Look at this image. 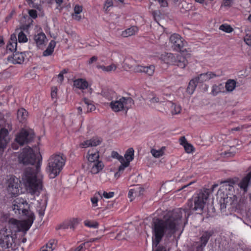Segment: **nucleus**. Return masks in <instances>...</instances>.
Segmentation results:
<instances>
[{"instance_id":"1","label":"nucleus","mask_w":251,"mask_h":251,"mask_svg":"<svg viewBox=\"0 0 251 251\" xmlns=\"http://www.w3.org/2000/svg\"><path fill=\"white\" fill-rule=\"evenodd\" d=\"M40 158L41 155L35 154L30 147L23 149L18 156L20 163L32 165V167L25 169L23 179L29 193L37 196L39 195L42 188V179L38 176L40 170Z\"/></svg>"},{"instance_id":"2","label":"nucleus","mask_w":251,"mask_h":251,"mask_svg":"<svg viewBox=\"0 0 251 251\" xmlns=\"http://www.w3.org/2000/svg\"><path fill=\"white\" fill-rule=\"evenodd\" d=\"M184 214L187 218L190 213L187 209L177 208L168 212L163 219H153L151 226L153 234V245L157 246L163 237H171L176 231V226L179 224Z\"/></svg>"},{"instance_id":"3","label":"nucleus","mask_w":251,"mask_h":251,"mask_svg":"<svg viewBox=\"0 0 251 251\" xmlns=\"http://www.w3.org/2000/svg\"><path fill=\"white\" fill-rule=\"evenodd\" d=\"M11 208L17 216L22 213L26 217V219L20 221L19 225L20 231L26 233L31 227L35 219L34 213L28 210L29 205L27 202L22 198H18L12 202Z\"/></svg>"},{"instance_id":"4","label":"nucleus","mask_w":251,"mask_h":251,"mask_svg":"<svg viewBox=\"0 0 251 251\" xmlns=\"http://www.w3.org/2000/svg\"><path fill=\"white\" fill-rule=\"evenodd\" d=\"M66 161V156L62 153L53 154L48 161L47 171L50 178H54L62 171Z\"/></svg>"},{"instance_id":"5","label":"nucleus","mask_w":251,"mask_h":251,"mask_svg":"<svg viewBox=\"0 0 251 251\" xmlns=\"http://www.w3.org/2000/svg\"><path fill=\"white\" fill-rule=\"evenodd\" d=\"M218 186V184H213L210 189L204 188L193 199H190L187 202V205L191 210L199 211L201 212L204 205L209 195Z\"/></svg>"},{"instance_id":"6","label":"nucleus","mask_w":251,"mask_h":251,"mask_svg":"<svg viewBox=\"0 0 251 251\" xmlns=\"http://www.w3.org/2000/svg\"><path fill=\"white\" fill-rule=\"evenodd\" d=\"M245 200L244 199L238 201L236 195L230 194L226 195V197L223 198L220 200L221 211H225V209L228 207V209H240L242 208Z\"/></svg>"},{"instance_id":"7","label":"nucleus","mask_w":251,"mask_h":251,"mask_svg":"<svg viewBox=\"0 0 251 251\" xmlns=\"http://www.w3.org/2000/svg\"><path fill=\"white\" fill-rule=\"evenodd\" d=\"M134 104V100L131 97H122L119 100H112L109 106L115 112L125 111L126 112Z\"/></svg>"},{"instance_id":"8","label":"nucleus","mask_w":251,"mask_h":251,"mask_svg":"<svg viewBox=\"0 0 251 251\" xmlns=\"http://www.w3.org/2000/svg\"><path fill=\"white\" fill-rule=\"evenodd\" d=\"M161 59L166 64L176 65L184 68L188 64L186 58L181 55H174L171 53H165L161 55Z\"/></svg>"},{"instance_id":"9","label":"nucleus","mask_w":251,"mask_h":251,"mask_svg":"<svg viewBox=\"0 0 251 251\" xmlns=\"http://www.w3.org/2000/svg\"><path fill=\"white\" fill-rule=\"evenodd\" d=\"M16 239L10 230L4 227L0 230V246L5 249L12 247Z\"/></svg>"},{"instance_id":"10","label":"nucleus","mask_w":251,"mask_h":251,"mask_svg":"<svg viewBox=\"0 0 251 251\" xmlns=\"http://www.w3.org/2000/svg\"><path fill=\"white\" fill-rule=\"evenodd\" d=\"M129 62H133L132 60H127L125 62V66L126 65L128 68L131 69L136 73H144L149 76H152L154 74L155 67L151 65L149 66H143L139 65H129Z\"/></svg>"},{"instance_id":"11","label":"nucleus","mask_w":251,"mask_h":251,"mask_svg":"<svg viewBox=\"0 0 251 251\" xmlns=\"http://www.w3.org/2000/svg\"><path fill=\"white\" fill-rule=\"evenodd\" d=\"M34 134L25 129H22L17 134L15 141L20 146H23L31 142L34 138Z\"/></svg>"},{"instance_id":"12","label":"nucleus","mask_w":251,"mask_h":251,"mask_svg":"<svg viewBox=\"0 0 251 251\" xmlns=\"http://www.w3.org/2000/svg\"><path fill=\"white\" fill-rule=\"evenodd\" d=\"M20 180L15 176H11L7 181V190L11 197H16L19 193Z\"/></svg>"},{"instance_id":"13","label":"nucleus","mask_w":251,"mask_h":251,"mask_svg":"<svg viewBox=\"0 0 251 251\" xmlns=\"http://www.w3.org/2000/svg\"><path fill=\"white\" fill-rule=\"evenodd\" d=\"M212 235V232L205 231L200 237V241L193 244V251H204V249Z\"/></svg>"},{"instance_id":"14","label":"nucleus","mask_w":251,"mask_h":251,"mask_svg":"<svg viewBox=\"0 0 251 251\" xmlns=\"http://www.w3.org/2000/svg\"><path fill=\"white\" fill-rule=\"evenodd\" d=\"M170 41L174 50L180 52H184L185 50L184 49V43L179 35L177 34L172 35L170 38Z\"/></svg>"},{"instance_id":"15","label":"nucleus","mask_w":251,"mask_h":251,"mask_svg":"<svg viewBox=\"0 0 251 251\" xmlns=\"http://www.w3.org/2000/svg\"><path fill=\"white\" fill-rule=\"evenodd\" d=\"M238 185L244 193L248 191V188L251 186V171L240 180Z\"/></svg>"},{"instance_id":"16","label":"nucleus","mask_w":251,"mask_h":251,"mask_svg":"<svg viewBox=\"0 0 251 251\" xmlns=\"http://www.w3.org/2000/svg\"><path fill=\"white\" fill-rule=\"evenodd\" d=\"M8 135V131L7 129L2 128L0 130V149L4 150L6 148L9 141Z\"/></svg>"},{"instance_id":"17","label":"nucleus","mask_w":251,"mask_h":251,"mask_svg":"<svg viewBox=\"0 0 251 251\" xmlns=\"http://www.w3.org/2000/svg\"><path fill=\"white\" fill-rule=\"evenodd\" d=\"M90 172L92 174H97L104 167V164L100 160L95 161L88 164Z\"/></svg>"},{"instance_id":"18","label":"nucleus","mask_w":251,"mask_h":251,"mask_svg":"<svg viewBox=\"0 0 251 251\" xmlns=\"http://www.w3.org/2000/svg\"><path fill=\"white\" fill-rule=\"evenodd\" d=\"M219 76L220 75H216L213 72H208L206 73L201 74L198 77H195V78L198 83H203L204 81Z\"/></svg>"},{"instance_id":"19","label":"nucleus","mask_w":251,"mask_h":251,"mask_svg":"<svg viewBox=\"0 0 251 251\" xmlns=\"http://www.w3.org/2000/svg\"><path fill=\"white\" fill-rule=\"evenodd\" d=\"M102 142L101 138L99 137H93L90 140H86L82 143L80 146L81 148H86L89 147H95L99 145Z\"/></svg>"},{"instance_id":"20","label":"nucleus","mask_w":251,"mask_h":251,"mask_svg":"<svg viewBox=\"0 0 251 251\" xmlns=\"http://www.w3.org/2000/svg\"><path fill=\"white\" fill-rule=\"evenodd\" d=\"M20 221L16 219L11 218L9 220L8 225L9 228L8 230H10L12 233L20 232L19 229Z\"/></svg>"},{"instance_id":"21","label":"nucleus","mask_w":251,"mask_h":251,"mask_svg":"<svg viewBox=\"0 0 251 251\" xmlns=\"http://www.w3.org/2000/svg\"><path fill=\"white\" fill-rule=\"evenodd\" d=\"M86 158L89 162V163H90L93 162H96L100 160V155L99 152L97 151H93V150H89L88 151L87 155L86 156Z\"/></svg>"},{"instance_id":"22","label":"nucleus","mask_w":251,"mask_h":251,"mask_svg":"<svg viewBox=\"0 0 251 251\" xmlns=\"http://www.w3.org/2000/svg\"><path fill=\"white\" fill-rule=\"evenodd\" d=\"M100 94L108 100H112L116 96V93L114 91L106 89L102 90Z\"/></svg>"},{"instance_id":"23","label":"nucleus","mask_w":251,"mask_h":251,"mask_svg":"<svg viewBox=\"0 0 251 251\" xmlns=\"http://www.w3.org/2000/svg\"><path fill=\"white\" fill-rule=\"evenodd\" d=\"M12 62L14 64H21L25 60V58L22 52L14 51L12 56Z\"/></svg>"},{"instance_id":"24","label":"nucleus","mask_w":251,"mask_h":251,"mask_svg":"<svg viewBox=\"0 0 251 251\" xmlns=\"http://www.w3.org/2000/svg\"><path fill=\"white\" fill-rule=\"evenodd\" d=\"M46 39L45 34L44 33H40L34 36V39L37 46L40 47L43 45Z\"/></svg>"},{"instance_id":"25","label":"nucleus","mask_w":251,"mask_h":251,"mask_svg":"<svg viewBox=\"0 0 251 251\" xmlns=\"http://www.w3.org/2000/svg\"><path fill=\"white\" fill-rule=\"evenodd\" d=\"M74 85L76 88L84 90L88 87L87 81L83 79H78L74 81Z\"/></svg>"},{"instance_id":"26","label":"nucleus","mask_w":251,"mask_h":251,"mask_svg":"<svg viewBox=\"0 0 251 251\" xmlns=\"http://www.w3.org/2000/svg\"><path fill=\"white\" fill-rule=\"evenodd\" d=\"M55 45L56 42L54 40H51L50 42L47 49L43 52V56H47L51 55L54 50Z\"/></svg>"},{"instance_id":"27","label":"nucleus","mask_w":251,"mask_h":251,"mask_svg":"<svg viewBox=\"0 0 251 251\" xmlns=\"http://www.w3.org/2000/svg\"><path fill=\"white\" fill-rule=\"evenodd\" d=\"M198 83V82L195 78L191 80L187 88V93L192 95L195 90Z\"/></svg>"},{"instance_id":"28","label":"nucleus","mask_w":251,"mask_h":251,"mask_svg":"<svg viewBox=\"0 0 251 251\" xmlns=\"http://www.w3.org/2000/svg\"><path fill=\"white\" fill-rule=\"evenodd\" d=\"M138 30V28L137 26H133L124 31L122 35L125 37L130 36L135 34Z\"/></svg>"},{"instance_id":"29","label":"nucleus","mask_w":251,"mask_h":251,"mask_svg":"<svg viewBox=\"0 0 251 251\" xmlns=\"http://www.w3.org/2000/svg\"><path fill=\"white\" fill-rule=\"evenodd\" d=\"M83 101L87 109L86 112H91L96 109V107L93 101L87 98H84Z\"/></svg>"},{"instance_id":"30","label":"nucleus","mask_w":251,"mask_h":251,"mask_svg":"<svg viewBox=\"0 0 251 251\" xmlns=\"http://www.w3.org/2000/svg\"><path fill=\"white\" fill-rule=\"evenodd\" d=\"M28 115V112L24 108H20L17 111V118L20 122H23L26 119Z\"/></svg>"},{"instance_id":"31","label":"nucleus","mask_w":251,"mask_h":251,"mask_svg":"<svg viewBox=\"0 0 251 251\" xmlns=\"http://www.w3.org/2000/svg\"><path fill=\"white\" fill-rule=\"evenodd\" d=\"M134 151L132 148L128 149L126 152L124 158H125V162H128V164L134 158Z\"/></svg>"},{"instance_id":"32","label":"nucleus","mask_w":251,"mask_h":251,"mask_svg":"<svg viewBox=\"0 0 251 251\" xmlns=\"http://www.w3.org/2000/svg\"><path fill=\"white\" fill-rule=\"evenodd\" d=\"M236 82L233 79H229L226 83V89L228 92H232L236 87Z\"/></svg>"},{"instance_id":"33","label":"nucleus","mask_w":251,"mask_h":251,"mask_svg":"<svg viewBox=\"0 0 251 251\" xmlns=\"http://www.w3.org/2000/svg\"><path fill=\"white\" fill-rule=\"evenodd\" d=\"M149 105L152 108H156V104H161L163 103V101L160 100V99L156 96H153L150 99Z\"/></svg>"},{"instance_id":"34","label":"nucleus","mask_w":251,"mask_h":251,"mask_svg":"<svg viewBox=\"0 0 251 251\" xmlns=\"http://www.w3.org/2000/svg\"><path fill=\"white\" fill-rule=\"evenodd\" d=\"M192 8V5L187 3L186 1H182L180 4V11L182 13H185L189 11Z\"/></svg>"},{"instance_id":"35","label":"nucleus","mask_w":251,"mask_h":251,"mask_svg":"<svg viewBox=\"0 0 251 251\" xmlns=\"http://www.w3.org/2000/svg\"><path fill=\"white\" fill-rule=\"evenodd\" d=\"M134 193V197H139L143 195L144 189L138 185L132 186Z\"/></svg>"},{"instance_id":"36","label":"nucleus","mask_w":251,"mask_h":251,"mask_svg":"<svg viewBox=\"0 0 251 251\" xmlns=\"http://www.w3.org/2000/svg\"><path fill=\"white\" fill-rule=\"evenodd\" d=\"M223 88L222 85H214L212 86L211 94L213 96H215L217 95L219 93L222 92V89Z\"/></svg>"},{"instance_id":"37","label":"nucleus","mask_w":251,"mask_h":251,"mask_svg":"<svg viewBox=\"0 0 251 251\" xmlns=\"http://www.w3.org/2000/svg\"><path fill=\"white\" fill-rule=\"evenodd\" d=\"M219 29L227 33H230L233 31V28L230 25L223 24L220 26Z\"/></svg>"},{"instance_id":"38","label":"nucleus","mask_w":251,"mask_h":251,"mask_svg":"<svg viewBox=\"0 0 251 251\" xmlns=\"http://www.w3.org/2000/svg\"><path fill=\"white\" fill-rule=\"evenodd\" d=\"M152 155L158 158L160 156H162L163 154V151L162 150V148L159 150H156L155 149H152L151 151Z\"/></svg>"},{"instance_id":"39","label":"nucleus","mask_w":251,"mask_h":251,"mask_svg":"<svg viewBox=\"0 0 251 251\" xmlns=\"http://www.w3.org/2000/svg\"><path fill=\"white\" fill-rule=\"evenodd\" d=\"M171 108L173 114H177L180 112L181 107L179 105L172 103Z\"/></svg>"},{"instance_id":"40","label":"nucleus","mask_w":251,"mask_h":251,"mask_svg":"<svg viewBox=\"0 0 251 251\" xmlns=\"http://www.w3.org/2000/svg\"><path fill=\"white\" fill-rule=\"evenodd\" d=\"M46 247L49 250V251H52L55 247V240H50L49 242L46 244Z\"/></svg>"},{"instance_id":"41","label":"nucleus","mask_w":251,"mask_h":251,"mask_svg":"<svg viewBox=\"0 0 251 251\" xmlns=\"http://www.w3.org/2000/svg\"><path fill=\"white\" fill-rule=\"evenodd\" d=\"M18 41L20 43H25L27 41L26 35L22 31L18 34Z\"/></svg>"},{"instance_id":"42","label":"nucleus","mask_w":251,"mask_h":251,"mask_svg":"<svg viewBox=\"0 0 251 251\" xmlns=\"http://www.w3.org/2000/svg\"><path fill=\"white\" fill-rule=\"evenodd\" d=\"M111 156L114 158L117 159L120 162H124L125 158L124 157L120 155L116 151H113L111 153Z\"/></svg>"},{"instance_id":"43","label":"nucleus","mask_w":251,"mask_h":251,"mask_svg":"<svg viewBox=\"0 0 251 251\" xmlns=\"http://www.w3.org/2000/svg\"><path fill=\"white\" fill-rule=\"evenodd\" d=\"M84 224L86 226L89 227L98 228L99 224L97 222H90L89 221H86L84 222Z\"/></svg>"},{"instance_id":"44","label":"nucleus","mask_w":251,"mask_h":251,"mask_svg":"<svg viewBox=\"0 0 251 251\" xmlns=\"http://www.w3.org/2000/svg\"><path fill=\"white\" fill-rule=\"evenodd\" d=\"M121 164L119 166L118 169V172L115 174V176H116L119 173L122 172L125 169L128 167L129 164H128V162H125V160L124 159V162H121Z\"/></svg>"},{"instance_id":"45","label":"nucleus","mask_w":251,"mask_h":251,"mask_svg":"<svg viewBox=\"0 0 251 251\" xmlns=\"http://www.w3.org/2000/svg\"><path fill=\"white\" fill-rule=\"evenodd\" d=\"M236 182H237V179L236 178L235 179L228 178L225 181H221L220 182V184L227 183H228V185L229 187H232V185L235 184Z\"/></svg>"},{"instance_id":"46","label":"nucleus","mask_w":251,"mask_h":251,"mask_svg":"<svg viewBox=\"0 0 251 251\" xmlns=\"http://www.w3.org/2000/svg\"><path fill=\"white\" fill-rule=\"evenodd\" d=\"M235 152L232 151H225L221 153V155L224 157L228 158L234 156Z\"/></svg>"},{"instance_id":"47","label":"nucleus","mask_w":251,"mask_h":251,"mask_svg":"<svg viewBox=\"0 0 251 251\" xmlns=\"http://www.w3.org/2000/svg\"><path fill=\"white\" fill-rule=\"evenodd\" d=\"M98 194L100 195V196L102 198V197L103 196L105 198L109 199L113 197L114 196V192H110L109 193H107L106 192H104L101 195L100 192H98Z\"/></svg>"},{"instance_id":"48","label":"nucleus","mask_w":251,"mask_h":251,"mask_svg":"<svg viewBox=\"0 0 251 251\" xmlns=\"http://www.w3.org/2000/svg\"><path fill=\"white\" fill-rule=\"evenodd\" d=\"M69 227L73 229H74L76 225L78 224L77 219H73L68 222Z\"/></svg>"},{"instance_id":"49","label":"nucleus","mask_w":251,"mask_h":251,"mask_svg":"<svg viewBox=\"0 0 251 251\" xmlns=\"http://www.w3.org/2000/svg\"><path fill=\"white\" fill-rule=\"evenodd\" d=\"M17 45L16 44H12L10 43H8L6 46L7 50H9L10 52H13L14 51H16L17 50Z\"/></svg>"},{"instance_id":"50","label":"nucleus","mask_w":251,"mask_h":251,"mask_svg":"<svg viewBox=\"0 0 251 251\" xmlns=\"http://www.w3.org/2000/svg\"><path fill=\"white\" fill-rule=\"evenodd\" d=\"M69 228H70L68 222H67V223H62V224L58 225L57 226H56L55 229L56 230H59V229H68Z\"/></svg>"},{"instance_id":"51","label":"nucleus","mask_w":251,"mask_h":251,"mask_svg":"<svg viewBox=\"0 0 251 251\" xmlns=\"http://www.w3.org/2000/svg\"><path fill=\"white\" fill-rule=\"evenodd\" d=\"M183 147L185 149V151L187 153H191L193 151V149H194L193 146L192 145H191L190 144H189L188 143L187 144H185V145H184Z\"/></svg>"},{"instance_id":"52","label":"nucleus","mask_w":251,"mask_h":251,"mask_svg":"<svg viewBox=\"0 0 251 251\" xmlns=\"http://www.w3.org/2000/svg\"><path fill=\"white\" fill-rule=\"evenodd\" d=\"M17 40L16 35L15 34H12L11 35L10 39L8 42V43L17 45Z\"/></svg>"},{"instance_id":"53","label":"nucleus","mask_w":251,"mask_h":251,"mask_svg":"<svg viewBox=\"0 0 251 251\" xmlns=\"http://www.w3.org/2000/svg\"><path fill=\"white\" fill-rule=\"evenodd\" d=\"M82 11V6L79 5H76L74 7V13L75 14H79Z\"/></svg>"},{"instance_id":"54","label":"nucleus","mask_w":251,"mask_h":251,"mask_svg":"<svg viewBox=\"0 0 251 251\" xmlns=\"http://www.w3.org/2000/svg\"><path fill=\"white\" fill-rule=\"evenodd\" d=\"M57 92V89L56 87L52 88L51 91V97L52 100L56 99Z\"/></svg>"},{"instance_id":"55","label":"nucleus","mask_w":251,"mask_h":251,"mask_svg":"<svg viewBox=\"0 0 251 251\" xmlns=\"http://www.w3.org/2000/svg\"><path fill=\"white\" fill-rule=\"evenodd\" d=\"M116 68L117 66L115 64H112L109 66H106V72H109L112 71H115Z\"/></svg>"},{"instance_id":"56","label":"nucleus","mask_w":251,"mask_h":251,"mask_svg":"<svg viewBox=\"0 0 251 251\" xmlns=\"http://www.w3.org/2000/svg\"><path fill=\"white\" fill-rule=\"evenodd\" d=\"M28 14L29 16L33 19H35L37 17V11L36 10L31 9L29 10Z\"/></svg>"},{"instance_id":"57","label":"nucleus","mask_w":251,"mask_h":251,"mask_svg":"<svg viewBox=\"0 0 251 251\" xmlns=\"http://www.w3.org/2000/svg\"><path fill=\"white\" fill-rule=\"evenodd\" d=\"M133 188L132 187V188H131L129 190V191L128 192V197L130 199L131 201H132L133 198L135 197L133 195V194H134V191H133Z\"/></svg>"},{"instance_id":"58","label":"nucleus","mask_w":251,"mask_h":251,"mask_svg":"<svg viewBox=\"0 0 251 251\" xmlns=\"http://www.w3.org/2000/svg\"><path fill=\"white\" fill-rule=\"evenodd\" d=\"M230 0H224L222 3L221 6L224 7H230L231 6V3L230 1Z\"/></svg>"},{"instance_id":"59","label":"nucleus","mask_w":251,"mask_h":251,"mask_svg":"<svg viewBox=\"0 0 251 251\" xmlns=\"http://www.w3.org/2000/svg\"><path fill=\"white\" fill-rule=\"evenodd\" d=\"M98 60V57L96 56H92L88 61L87 63L89 65H91L94 62H96Z\"/></svg>"},{"instance_id":"60","label":"nucleus","mask_w":251,"mask_h":251,"mask_svg":"<svg viewBox=\"0 0 251 251\" xmlns=\"http://www.w3.org/2000/svg\"><path fill=\"white\" fill-rule=\"evenodd\" d=\"M91 201L92 203H93L94 206H96L97 205V203L98 201V197L94 196L91 199Z\"/></svg>"},{"instance_id":"61","label":"nucleus","mask_w":251,"mask_h":251,"mask_svg":"<svg viewBox=\"0 0 251 251\" xmlns=\"http://www.w3.org/2000/svg\"><path fill=\"white\" fill-rule=\"evenodd\" d=\"M180 144V145L184 146L185 145V144L188 143L185 137L184 136H182L179 139Z\"/></svg>"},{"instance_id":"62","label":"nucleus","mask_w":251,"mask_h":251,"mask_svg":"<svg viewBox=\"0 0 251 251\" xmlns=\"http://www.w3.org/2000/svg\"><path fill=\"white\" fill-rule=\"evenodd\" d=\"M244 41L247 45L251 46V39H250V36L248 35H246V36L245 37Z\"/></svg>"},{"instance_id":"63","label":"nucleus","mask_w":251,"mask_h":251,"mask_svg":"<svg viewBox=\"0 0 251 251\" xmlns=\"http://www.w3.org/2000/svg\"><path fill=\"white\" fill-rule=\"evenodd\" d=\"M85 244V243L81 244L80 245H79L77 248H76L74 251L73 250H71L70 251H82L83 250L84 246Z\"/></svg>"},{"instance_id":"64","label":"nucleus","mask_w":251,"mask_h":251,"mask_svg":"<svg viewBox=\"0 0 251 251\" xmlns=\"http://www.w3.org/2000/svg\"><path fill=\"white\" fill-rule=\"evenodd\" d=\"M152 14L155 19H156L157 17H159L160 14V12L159 10H155L152 12Z\"/></svg>"}]
</instances>
